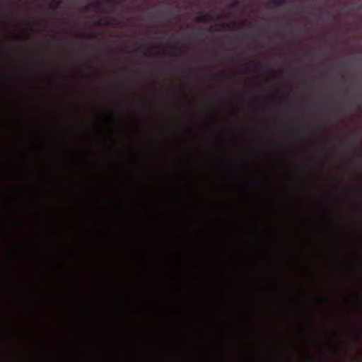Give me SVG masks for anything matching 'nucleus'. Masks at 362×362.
I'll list each match as a JSON object with an SVG mask.
<instances>
[{
	"instance_id": "obj_12",
	"label": "nucleus",
	"mask_w": 362,
	"mask_h": 362,
	"mask_svg": "<svg viewBox=\"0 0 362 362\" xmlns=\"http://www.w3.org/2000/svg\"><path fill=\"white\" fill-rule=\"evenodd\" d=\"M225 25H226L225 23H221V24L216 25V26H218V27H224Z\"/></svg>"
},
{
	"instance_id": "obj_4",
	"label": "nucleus",
	"mask_w": 362,
	"mask_h": 362,
	"mask_svg": "<svg viewBox=\"0 0 362 362\" xmlns=\"http://www.w3.org/2000/svg\"><path fill=\"white\" fill-rule=\"evenodd\" d=\"M209 18L208 14H204L202 12H199V15L197 17V20L199 22L206 21Z\"/></svg>"
},
{
	"instance_id": "obj_11",
	"label": "nucleus",
	"mask_w": 362,
	"mask_h": 362,
	"mask_svg": "<svg viewBox=\"0 0 362 362\" xmlns=\"http://www.w3.org/2000/svg\"><path fill=\"white\" fill-rule=\"evenodd\" d=\"M290 28V25H289V24H286V25H284L282 28H283V29H287V28Z\"/></svg>"
},
{
	"instance_id": "obj_2",
	"label": "nucleus",
	"mask_w": 362,
	"mask_h": 362,
	"mask_svg": "<svg viewBox=\"0 0 362 362\" xmlns=\"http://www.w3.org/2000/svg\"><path fill=\"white\" fill-rule=\"evenodd\" d=\"M62 4V0H56V1H52L50 4H49V8H52V9H57L58 8H59L60 5Z\"/></svg>"
},
{
	"instance_id": "obj_6",
	"label": "nucleus",
	"mask_w": 362,
	"mask_h": 362,
	"mask_svg": "<svg viewBox=\"0 0 362 362\" xmlns=\"http://www.w3.org/2000/svg\"><path fill=\"white\" fill-rule=\"evenodd\" d=\"M166 55H167V52L163 51V52H156L153 57L160 58V57H165Z\"/></svg>"
},
{
	"instance_id": "obj_9",
	"label": "nucleus",
	"mask_w": 362,
	"mask_h": 362,
	"mask_svg": "<svg viewBox=\"0 0 362 362\" xmlns=\"http://www.w3.org/2000/svg\"><path fill=\"white\" fill-rule=\"evenodd\" d=\"M102 4H102V2H101V1H97V2L94 4V6H95L96 8L99 9V8H101Z\"/></svg>"
},
{
	"instance_id": "obj_5",
	"label": "nucleus",
	"mask_w": 362,
	"mask_h": 362,
	"mask_svg": "<svg viewBox=\"0 0 362 362\" xmlns=\"http://www.w3.org/2000/svg\"><path fill=\"white\" fill-rule=\"evenodd\" d=\"M84 37H86V38H88V39H94L96 37V35L93 32H89V33H86L84 35Z\"/></svg>"
},
{
	"instance_id": "obj_7",
	"label": "nucleus",
	"mask_w": 362,
	"mask_h": 362,
	"mask_svg": "<svg viewBox=\"0 0 362 362\" xmlns=\"http://www.w3.org/2000/svg\"><path fill=\"white\" fill-rule=\"evenodd\" d=\"M233 25H239L240 27H244L245 25V21H242V22H238V23H236V22H233L232 23Z\"/></svg>"
},
{
	"instance_id": "obj_8",
	"label": "nucleus",
	"mask_w": 362,
	"mask_h": 362,
	"mask_svg": "<svg viewBox=\"0 0 362 362\" xmlns=\"http://www.w3.org/2000/svg\"><path fill=\"white\" fill-rule=\"evenodd\" d=\"M240 2L239 1H234V2L230 5V6H231L232 8H234V7L239 6H240Z\"/></svg>"
},
{
	"instance_id": "obj_15",
	"label": "nucleus",
	"mask_w": 362,
	"mask_h": 362,
	"mask_svg": "<svg viewBox=\"0 0 362 362\" xmlns=\"http://www.w3.org/2000/svg\"><path fill=\"white\" fill-rule=\"evenodd\" d=\"M149 16H150V18H153L155 17V16H154L153 15H152V14H151Z\"/></svg>"
},
{
	"instance_id": "obj_14",
	"label": "nucleus",
	"mask_w": 362,
	"mask_h": 362,
	"mask_svg": "<svg viewBox=\"0 0 362 362\" xmlns=\"http://www.w3.org/2000/svg\"><path fill=\"white\" fill-rule=\"evenodd\" d=\"M167 18L169 19H172V14L171 13L168 14Z\"/></svg>"
},
{
	"instance_id": "obj_3",
	"label": "nucleus",
	"mask_w": 362,
	"mask_h": 362,
	"mask_svg": "<svg viewBox=\"0 0 362 362\" xmlns=\"http://www.w3.org/2000/svg\"><path fill=\"white\" fill-rule=\"evenodd\" d=\"M272 3L276 7H279L284 5H286L287 1L286 0H272Z\"/></svg>"
},
{
	"instance_id": "obj_10",
	"label": "nucleus",
	"mask_w": 362,
	"mask_h": 362,
	"mask_svg": "<svg viewBox=\"0 0 362 362\" xmlns=\"http://www.w3.org/2000/svg\"><path fill=\"white\" fill-rule=\"evenodd\" d=\"M106 2L110 4L112 8L115 7V3L112 0H106Z\"/></svg>"
},
{
	"instance_id": "obj_13",
	"label": "nucleus",
	"mask_w": 362,
	"mask_h": 362,
	"mask_svg": "<svg viewBox=\"0 0 362 362\" xmlns=\"http://www.w3.org/2000/svg\"><path fill=\"white\" fill-rule=\"evenodd\" d=\"M358 335L362 338V330L360 329L358 332Z\"/></svg>"
},
{
	"instance_id": "obj_1",
	"label": "nucleus",
	"mask_w": 362,
	"mask_h": 362,
	"mask_svg": "<svg viewBox=\"0 0 362 362\" xmlns=\"http://www.w3.org/2000/svg\"><path fill=\"white\" fill-rule=\"evenodd\" d=\"M117 22L115 19H110V18H100L98 22L97 25H108L116 24Z\"/></svg>"
}]
</instances>
